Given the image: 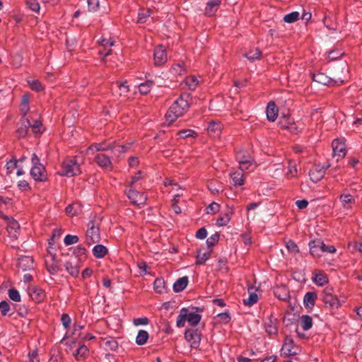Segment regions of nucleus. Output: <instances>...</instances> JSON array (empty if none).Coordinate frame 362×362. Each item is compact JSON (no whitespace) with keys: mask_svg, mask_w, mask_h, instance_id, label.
Returning a JSON list of instances; mask_svg holds the SVG:
<instances>
[{"mask_svg":"<svg viewBox=\"0 0 362 362\" xmlns=\"http://www.w3.org/2000/svg\"><path fill=\"white\" fill-rule=\"evenodd\" d=\"M189 95L182 94L171 105L167 113L165 114L166 120L169 123H173L178 117L182 116L187 111L189 108Z\"/></svg>","mask_w":362,"mask_h":362,"instance_id":"nucleus-1","label":"nucleus"},{"mask_svg":"<svg viewBox=\"0 0 362 362\" xmlns=\"http://www.w3.org/2000/svg\"><path fill=\"white\" fill-rule=\"evenodd\" d=\"M321 300L324 303L325 308L328 309L331 313L338 310L341 305V302L337 296L334 294L332 287H326L321 294Z\"/></svg>","mask_w":362,"mask_h":362,"instance_id":"nucleus-2","label":"nucleus"},{"mask_svg":"<svg viewBox=\"0 0 362 362\" xmlns=\"http://www.w3.org/2000/svg\"><path fill=\"white\" fill-rule=\"evenodd\" d=\"M32 167L30 171L31 177L35 182H45L47 180V173L45 167L40 163V160L35 153L32 154Z\"/></svg>","mask_w":362,"mask_h":362,"instance_id":"nucleus-3","label":"nucleus"},{"mask_svg":"<svg viewBox=\"0 0 362 362\" xmlns=\"http://www.w3.org/2000/svg\"><path fill=\"white\" fill-rule=\"evenodd\" d=\"M100 240V221L98 219L90 220L87 225V230L86 233V241L87 244L98 243Z\"/></svg>","mask_w":362,"mask_h":362,"instance_id":"nucleus-4","label":"nucleus"},{"mask_svg":"<svg viewBox=\"0 0 362 362\" xmlns=\"http://www.w3.org/2000/svg\"><path fill=\"white\" fill-rule=\"evenodd\" d=\"M81 173L79 164L75 159H66L62 165L61 175L73 177Z\"/></svg>","mask_w":362,"mask_h":362,"instance_id":"nucleus-5","label":"nucleus"},{"mask_svg":"<svg viewBox=\"0 0 362 362\" xmlns=\"http://www.w3.org/2000/svg\"><path fill=\"white\" fill-rule=\"evenodd\" d=\"M202 332L196 327L188 328L185 332V339L190 344L192 349H197L202 340Z\"/></svg>","mask_w":362,"mask_h":362,"instance_id":"nucleus-6","label":"nucleus"},{"mask_svg":"<svg viewBox=\"0 0 362 362\" xmlns=\"http://www.w3.org/2000/svg\"><path fill=\"white\" fill-rule=\"evenodd\" d=\"M126 194L132 204L136 206H144L147 200V197L144 194L129 187Z\"/></svg>","mask_w":362,"mask_h":362,"instance_id":"nucleus-7","label":"nucleus"},{"mask_svg":"<svg viewBox=\"0 0 362 362\" xmlns=\"http://www.w3.org/2000/svg\"><path fill=\"white\" fill-rule=\"evenodd\" d=\"M329 167V165L315 164L309 172L310 180L315 183L320 181L324 177L325 171Z\"/></svg>","mask_w":362,"mask_h":362,"instance_id":"nucleus-8","label":"nucleus"},{"mask_svg":"<svg viewBox=\"0 0 362 362\" xmlns=\"http://www.w3.org/2000/svg\"><path fill=\"white\" fill-rule=\"evenodd\" d=\"M49 256L45 259V265L47 272L51 275H55L59 271V261L57 259L55 253L48 250Z\"/></svg>","mask_w":362,"mask_h":362,"instance_id":"nucleus-9","label":"nucleus"},{"mask_svg":"<svg viewBox=\"0 0 362 362\" xmlns=\"http://www.w3.org/2000/svg\"><path fill=\"white\" fill-rule=\"evenodd\" d=\"M298 351L299 348L294 345L293 339L291 337L286 336L281 347V354L286 356H291L298 354Z\"/></svg>","mask_w":362,"mask_h":362,"instance_id":"nucleus-10","label":"nucleus"},{"mask_svg":"<svg viewBox=\"0 0 362 362\" xmlns=\"http://www.w3.org/2000/svg\"><path fill=\"white\" fill-rule=\"evenodd\" d=\"M111 156L104 153H97L93 160L102 168L112 170L113 165L111 160Z\"/></svg>","mask_w":362,"mask_h":362,"instance_id":"nucleus-11","label":"nucleus"},{"mask_svg":"<svg viewBox=\"0 0 362 362\" xmlns=\"http://www.w3.org/2000/svg\"><path fill=\"white\" fill-rule=\"evenodd\" d=\"M7 231L11 238L16 240L20 234V225L17 221L12 217L6 218Z\"/></svg>","mask_w":362,"mask_h":362,"instance_id":"nucleus-12","label":"nucleus"},{"mask_svg":"<svg viewBox=\"0 0 362 362\" xmlns=\"http://www.w3.org/2000/svg\"><path fill=\"white\" fill-rule=\"evenodd\" d=\"M313 80L318 83L325 86H329L332 83L340 85L344 82V80L341 79L334 80L331 77L327 76L324 73L313 74Z\"/></svg>","mask_w":362,"mask_h":362,"instance_id":"nucleus-13","label":"nucleus"},{"mask_svg":"<svg viewBox=\"0 0 362 362\" xmlns=\"http://www.w3.org/2000/svg\"><path fill=\"white\" fill-rule=\"evenodd\" d=\"M168 60L166 50L163 45H158L154 49L153 61L155 66L163 65Z\"/></svg>","mask_w":362,"mask_h":362,"instance_id":"nucleus-14","label":"nucleus"},{"mask_svg":"<svg viewBox=\"0 0 362 362\" xmlns=\"http://www.w3.org/2000/svg\"><path fill=\"white\" fill-rule=\"evenodd\" d=\"M30 127V121L28 118H21L16 131V136L18 138H25L28 136Z\"/></svg>","mask_w":362,"mask_h":362,"instance_id":"nucleus-15","label":"nucleus"},{"mask_svg":"<svg viewBox=\"0 0 362 362\" xmlns=\"http://www.w3.org/2000/svg\"><path fill=\"white\" fill-rule=\"evenodd\" d=\"M332 146L334 156H337L339 158H344L345 156L346 153V145L342 140L339 139L333 140Z\"/></svg>","mask_w":362,"mask_h":362,"instance_id":"nucleus-16","label":"nucleus"},{"mask_svg":"<svg viewBox=\"0 0 362 362\" xmlns=\"http://www.w3.org/2000/svg\"><path fill=\"white\" fill-rule=\"evenodd\" d=\"M325 246L321 239H316L309 243L310 253L313 257H320L322 254V248Z\"/></svg>","mask_w":362,"mask_h":362,"instance_id":"nucleus-17","label":"nucleus"},{"mask_svg":"<svg viewBox=\"0 0 362 362\" xmlns=\"http://www.w3.org/2000/svg\"><path fill=\"white\" fill-rule=\"evenodd\" d=\"M29 295L35 303H41L45 298V292L41 288L33 286L30 288Z\"/></svg>","mask_w":362,"mask_h":362,"instance_id":"nucleus-18","label":"nucleus"},{"mask_svg":"<svg viewBox=\"0 0 362 362\" xmlns=\"http://www.w3.org/2000/svg\"><path fill=\"white\" fill-rule=\"evenodd\" d=\"M279 109L274 101L268 103L266 110L267 118L269 122H274L278 116Z\"/></svg>","mask_w":362,"mask_h":362,"instance_id":"nucleus-19","label":"nucleus"},{"mask_svg":"<svg viewBox=\"0 0 362 362\" xmlns=\"http://www.w3.org/2000/svg\"><path fill=\"white\" fill-rule=\"evenodd\" d=\"M222 0H209L205 7V14L207 16H213L218 11Z\"/></svg>","mask_w":362,"mask_h":362,"instance_id":"nucleus-20","label":"nucleus"},{"mask_svg":"<svg viewBox=\"0 0 362 362\" xmlns=\"http://www.w3.org/2000/svg\"><path fill=\"white\" fill-rule=\"evenodd\" d=\"M222 130V124L220 122L211 121L207 128L209 134L212 137H219Z\"/></svg>","mask_w":362,"mask_h":362,"instance_id":"nucleus-21","label":"nucleus"},{"mask_svg":"<svg viewBox=\"0 0 362 362\" xmlns=\"http://www.w3.org/2000/svg\"><path fill=\"white\" fill-rule=\"evenodd\" d=\"M18 267L23 271L30 270L33 268V259L29 256H24L19 258Z\"/></svg>","mask_w":362,"mask_h":362,"instance_id":"nucleus-22","label":"nucleus"},{"mask_svg":"<svg viewBox=\"0 0 362 362\" xmlns=\"http://www.w3.org/2000/svg\"><path fill=\"white\" fill-rule=\"evenodd\" d=\"M317 298V295L315 292H307L303 298L304 306L308 309H313Z\"/></svg>","mask_w":362,"mask_h":362,"instance_id":"nucleus-23","label":"nucleus"},{"mask_svg":"<svg viewBox=\"0 0 362 362\" xmlns=\"http://www.w3.org/2000/svg\"><path fill=\"white\" fill-rule=\"evenodd\" d=\"M339 201L344 209L349 210L355 204V199L350 194H342L339 197Z\"/></svg>","mask_w":362,"mask_h":362,"instance_id":"nucleus-24","label":"nucleus"},{"mask_svg":"<svg viewBox=\"0 0 362 362\" xmlns=\"http://www.w3.org/2000/svg\"><path fill=\"white\" fill-rule=\"evenodd\" d=\"M111 145L105 142L103 143H94L92 144L87 149L88 152H98L102 153V151H110Z\"/></svg>","mask_w":362,"mask_h":362,"instance_id":"nucleus-25","label":"nucleus"},{"mask_svg":"<svg viewBox=\"0 0 362 362\" xmlns=\"http://www.w3.org/2000/svg\"><path fill=\"white\" fill-rule=\"evenodd\" d=\"M232 214H233V211H232V209H227V211L226 212L221 213L220 214L219 218L216 220V224L218 226H226L229 223Z\"/></svg>","mask_w":362,"mask_h":362,"instance_id":"nucleus-26","label":"nucleus"},{"mask_svg":"<svg viewBox=\"0 0 362 362\" xmlns=\"http://www.w3.org/2000/svg\"><path fill=\"white\" fill-rule=\"evenodd\" d=\"M188 284L187 276L179 278L173 284V291L176 293L182 291Z\"/></svg>","mask_w":362,"mask_h":362,"instance_id":"nucleus-27","label":"nucleus"},{"mask_svg":"<svg viewBox=\"0 0 362 362\" xmlns=\"http://www.w3.org/2000/svg\"><path fill=\"white\" fill-rule=\"evenodd\" d=\"M186 314L187 316V321L194 327L199 323L202 319L201 315L194 312L189 313L187 308H186Z\"/></svg>","mask_w":362,"mask_h":362,"instance_id":"nucleus-28","label":"nucleus"},{"mask_svg":"<svg viewBox=\"0 0 362 362\" xmlns=\"http://www.w3.org/2000/svg\"><path fill=\"white\" fill-rule=\"evenodd\" d=\"M230 175L234 185L242 186L244 185L245 181L243 172L239 170L234 173H231Z\"/></svg>","mask_w":362,"mask_h":362,"instance_id":"nucleus-29","label":"nucleus"},{"mask_svg":"<svg viewBox=\"0 0 362 362\" xmlns=\"http://www.w3.org/2000/svg\"><path fill=\"white\" fill-rule=\"evenodd\" d=\"M30 110V105H29V98L27 95H24L22 97L21 103L20 105V111L22 115L21 118H26L25 115Z\"/></svg>","mask_w":362,"mask_h":362,"instance_id":"nucleus-30","label":"nucleus"},{"mask_svg":"<svg viewBox=\"0 0 362 362\" xmlns=\"http://www.w3.org/2000/svg\"><path fill=\"white\" fill-rule=\"evenodd\" d=\"M89 350L88 347L84 344L81 345L74 354L75 358L78 361L81 360V358H87Z\"/></svg>","mask_w":362,"mask_h":362,"instance_id":"nucleus-31","label":"nucleus"},{"mask_svg":"<svg viewBox=\"0 0 362 362\" xmlns=\"http://www.w3.org/2000/svg\"><path fill=\"white\" fill-rule=\"evenodd\" d=\"M152 11L149 8H141L138 13L137 23L140 24L145 23L147 19L151 16Z\"/></svg>","mask_w":362,"mask_h":362,"instance_id":"nucleus-32","label":"nucleus"},{"mask_svg":"<svg viewBox=\"0 0 362 362\" xmlns=\"http://www.w3.org/2000/svg\"><path fill=\"white\" fill-rule=\"evenodd\" d=\"M253 287L248 288L249 297L246 299H243V304L248 306H252L255 304L258 300V296L255 292H253Z\"/></svg>","mask_w":362,"mask_h":362,"instance_id":"nucleus-33","label":"nucleus"},{"mask_svg":"<svg viewBox=\"0 0 362 362\" xmlns=\"http://www.w3.org/2000/svg\"><path fill=\"white\" fill-rule=\"evenodd\" d=\"M65 269L67 272L73 277L76 278L79 274V267L77 265L73 264L71 261H67L64 264Z\"/></svg>","mask_w":362,"mask_h":362,"instance_id":"nucleus-34","label":"nucleus"},{"mask_svg":"<svg viewBox=\"0 0 362 362\" xmlns=\"http://www.w3.org/2000/svg\"><path fill=\"white\" fill-rule=\"evenodd\" d=\"M107 248L103 245H96L93 249V254L96 258H103L107 254Z\"/></svg>","mask_w":362,"mask_h":362,"instance_id":"nucleus-35","label":"nucleus"},{"mask_svg":"<svg viewBox=\"0 0 362 362\" xmlns=\"http://www.w3.org/2000/svg\"><path fill=\"white\" fill-rule=\"evenodd\" d=\"M274 293L275 296L281 300H286L289 297L288 291L286 286L276 288Z\"/></svg>","mask_w":362,"mask_h":362,"instance_id":"nucleus-36","label":"nucleus"},{"mask_svg":"<svg viewBox=\"0 0 362 362\" xmlns=\"http://www.w3.org/2000/svg\"><path fill=\"white\" fill-rule=\"evenodd\" d=\"M300 323L303 329L308 331L313 327V319L310 315H303L300 317Z\"/></svg>","mask_w":362,"mask_h":362,"instance_id":"nucleus-37","label":"nucleus"},{"mask_svg":"<svg viewBox=\"0 0 362 362\" xmlns=\"http://www.w3.org/2000/svg\"><path fill=\"white\" fill-rule=\"evenodd\" d=\"M153 85H154V83L153 81L147 80L145 82L141 83L139 85V86H138L139 91L141 94L146 95L150 92V90L152 88V87L153 86Z\"/></svg>","mask_w":362,"mask_h":362,"instance_id":"nucleus-38","label":"nucleus"},{"mask_svg":"<svg viewBox=\"0 0 362 362\" xmlns=\"http://www.w3.org/2000/svg\"><path fill=\"white\" fill-rule=\"evenodd\" d=\"M129 147L127 146L124 145H111V148L110 151H111V156H119L120 154L124 153L127 152Z\"/></svg>","mask_w":362,"mask_h":362,"instance_id":"nucleus-39","label":"nucleus"},{"mask_svg":"<svg viewBox=\"0 0 362 362\" xmlns=\"http://www.w3.org/2000/svg\"><path fill=\"white\" fill-rule=\"evenodd\" d=\"M245 57L250 61L253 62L257 59H259L262 55V52L258 48H254L246 52Z\"/></svg>","mask_w":362,"mask_h":362,"instance_id":"nucleus-40","label":"nucleus"},{"mask_svg":"<svg viewBox=\"0 0 362 362\" xmlns=\"http://www.w3.org/2000/svg\"><path fill=\"white\" fill-rule=\"evenodd\" d=\"M211 250L202 253L201 250L197 251V255L196 257V264H203L207 259L211 257Z\"/></svg>","mask_w":362,"mask_h":362,"instance_id":"nucleus-41","label":"nucleus"},{"mask_svg":"<svg viewBox=\"0 0 362 362\" xmlns=\"http://www.w3.org/2000/svg\"><path fill=\"white\" fill-rule=\"evenodd\" d=\"M148 337L147 331L139 330L136 338V343L139 346H142L147 342Z\"/></svg>","mask_w":362,"mask_h":362,"instance_id":"nucleus-42","label":"nucleus"},{"mask_svg":"<svg viewBox=\"0 0 362 362\" xmlns=\"http://www.w3.org/2000/svg\"><path fill=\"white\" fill-rule=\"evenodd\" d=\"M187 316L186 314V308H183L180 310V314L177 316L176 325L177 327H183L187 321Z\"/></svg>","mask_w":362,"mask_h":362,"instance_id":"nucleus-43","label":"nucleus"},{"mask_svg":"<svg viewBox=\"0 0 362 362\" xmlns=\"http://www.w3.org/2000/svg\"><path fill=\"white\" fill-rule=\"evenodd\" d=\"M30 128L36 136L40 135L44 131L42 124L39 120H35L33 124H30Z\"/></svg>","mask_w":362,"mask_h":362,"instance_id":"nucleus-44","label":"nucleus"},{"mask_svg":"<svg viewBox=\"0 0 362 362\" xmlns=\"http://www.w3.org/2000/svg\"><path fill=\"white\" fill-rule=\"evenodd\" d=\"M293 120L288 115H283L279 119V124L281 128L287 129Z\"/></svg>","mask_w":362,"mask_h":362,"instance_id":"nucleus-45","label":"nucleus"},{"mask_svg":"<svg viewBox=\"0 0 362 362\" xmlns=\"http://www.w3.org/2000/svg\"><path fill=\"white\" fill-rule=\"evenodd\" d=\"M314 283L317 286H324L328 283V278L326 274L320 273L313 278Z\"/></svg>","mask_w":362,"mask_h":362,"instance_id":"nucleus-46","label":"nucleus"},{"mask_svg":"<svg viewBox=\"0 0 362 362\" xmlns=\"http://www.w3.org/2000/svg\"><path fill=\"white\" fill-rule=\"evenodd\" d=\"M265 331L269 334H276L278 332V327L275 321L270 320L265 324Z\"/></svg>","mask_w":362,"mask_h":362,"instance_id":"nucleus-47","label":"nucleus"},{"mask_svg":"<svg viewBox=\"0 0 362 362\" xmlns=\"http://www.w3.org/2000/svg\"><path fill=\"white\" fill-rule=\"evenodd\" d=\"M300 13L298 11H293L284 16V22L287 23H293L299 19Z\"/></svg>","mask_w":362,"mask_h":362,"instance_id":"nucleus-48","label":"nucleus"},{"mask_svg":"<svg viewBox=\"0 0 362 362\" xmlns=\"http://www.w3.org/2000/svg\"><path fill=\"white\" fill-rule=\"evenodd\" d=\"M185 81L186 86L190 90H194L199 83L197 78L194 76H189L186 77Z\"/></svg>","mask_w":362,"mask_h":362,"instance_id":"nucleus-49","label":"nucleus"},{"mask_svg":"<svg viewBox=\"0 0 362 362\" xmlns=\"http://www.w3.org/2000/svg\"><path fill=\"white\" fill-rule=\"evenodd\" d=\"M154 290L156 293H161L165 289V281L162 278H157L153 283Z\"/></svg>","mask_w":362,"mask_h":362,"instance_id":"nucleus-50","label":"nucleus"},{"mask_svg":"<svg viewBox=\"0 0 362 362\" xmlns=\"http://www.w3.org/2000/svg\"><path fill=\"white\" fill-rule=\"evenodd\" d=\"M216 317L218 319V322L220 323L223 324H228L231 320L230 314L228 310L223 313H218L216 315Z\"/></svg>","mask_w":362,"mask_h":362,"instance_id":"nucleus-51","label":"nucleus"},{"mask_svg":"<svg viewBox=\"0 0 362 362\" xmlns=\"http://www.w3.org/2000/svg\"><path fill=\"white\" fill-rule=\"evenodd\" d=\"M18 167V160L15 157H13L12 159L7 161L6 164V168L7 170V173L11 174L13 170Z\"/></svg>","mask_w":362,"mask_h":362,"instance_id":"nucleus-52","label":"nucleus"},{"mask_svg":"<svg viewBox=\"0 0 362 362\" xmlns=\"http://www.w3.org/2000/svg\"><path fill=\"white\" fill-rule=\"evenodd\" d=\"M8 295L9 298L15 302H20L21 301V295L19 292L16 288H10L8 291Z\"/></svg>","mask_w":362,"mask_h":362,"instance_id":"nucleus-53","label":"nucleus"},{"mask_svg":"<svg viewBox=\"0 0 362 362\" xmlns=\"http://www.w3.org/2000/svg\"><path fill=\"white\" fill-rule=\"evenodd\" d=\"M11 309V306L9 303L6 300H2L0 302V311L3 316L9 315L11 314H8V312Z\"/></svg>","mask_w":362,"mask_h":362,"instance_id":"nucleus-54","label":"nucleus"},{"mask_svg":"<svg viewBox=\"0 0 362 362\" xmlns=\"http://www.w3.org/2000/svg\"><path fill=\"white\" fill-rule=\"evenodd\" d=\"M220 235L218 233H216L211 235L209 238L206 239V245L208 247H211L214 246L219 240Z\"/></svg>","mask_w":362,"mask_h":362,"instance_id":"nucleus-55","label":"nucleus"},{"mask_svg":"<svg viewBox=\"0 0 362 362\" xmlns=\"http://www.w3.org/2000/svg\"><path fill=\"white\" fill-rule=\"evenodd\" d=\"M254 160H244L240 161V170H241L242 172L249 170L250 168L254 164Z\"/></svg>","mask_w":362,"mask_h":362,"instance_id":"nucleus-56","label":"nucleus"},{"mask_svg":"<svg viewBox=\"0 0 362 362\" xmlns=\"http://www.w3.org/2000/svg\"><path fill=\"white\" fill-rule=\"evenodd\" d=\"M25 3L28 8L33 11H40V6L37 0H25Z\"/></svg>","mask_w":362,"mask_h":362,"instance_id":"nucleus-57","label":"nucleus"},{"mask_svg":"<svg viewBox=\"0 0 362 362\" xmlns=\"http://www.w3.org/2000/svg\"><path fill=\"white\" fill-rule=\"evenodd\" d=\"M105 345L106 348L111 351H115L118 348V343L113 338L107 339L105 342Z\"/></svg>","mask_w":362,"mask_h":362,"instance_id":"nucleus-58","label":"nucleus"},{"mask_svg":"<svg viewBox=\"0 0 362 362\" xmlns=\"http://www.w3.org/2000/svg\"><path fill=\"white\" fill-rule=\"evenodd\" d=\"M78 237L75 235H66L64 239V243L66 245H70L78 242Z\"/></svg>","mask_w":362,"mask_h":362,"instance_id":"nucleus-59","label":"nucleus"},{"mask_svg":"<svg viewBox=\"0 0 362 362\" xmlns=\"http://www.w3.org/2000/svg\"><path fill=\"white\" fill-rule=\"evenodd\" d=\"M61 322L65 329H68L71 323V319L67 313H63L61 316Z\"/></svg>","mask_w":362,"mask_h":362,"instance_id":"nucleus-60","label":"nucleus"},{"mask_svg":"<svg viewBox=\"0 0 362 362\" xmlns=\"http://www.w3.org/2000/svg\"><path fill=\"white\" fill-rule=\"evenodd\" d=\"M296 174H297L296 165L294 163L290 161L288 165V172L286 173V175L293 177L296 176Z\"/></svg>","mask_w":362,"mask_h":362,"instance_id":"nucleus-61","label":"nucleus"},{"mask_svg":"<svg viewBox=\"0 0 362 362\" xmlns=\"http://www.w3.org/2000/svg\"><path fill=\"white\" fill-rule=\"evenodd\" d=\"M118 88L119 90V95L127 96V93L129 92V86L127 82L119 83L118 84Z\"/></svg>","mask_w":362,"mask_h":362,"instance_id":"nucleus-62","label":"nucleus"},{"mask_svg":"<svg viewBox=\"0 0 362 362\" xmlns=\"http://www.w3.org/2000/svg\"><path fill=\"white\" fill-rule=\"evenodd\" d=\"M220 205L216 202H212L206 207L207 214H215L219 211Z\"/></svg>","mask_w":362,"mask_h":362,"instance_id":"nucleus-63","label":"nucleus"},{"mask_svg":"<svg viewBox=\"0 0 362 362\" xmlns=\"http://www.w3.org/2000/svg\"><path fill=\"white\" fill-rule=\"evenodd\" d=\"M30 86L33 90L37 92H40L43 90V86L38 80H33L30 83Z\"/></svg>","mask_w":362,"mask_h":362,"instance_id":"nucleus-64","label":"nucleus"}]
</instances>
